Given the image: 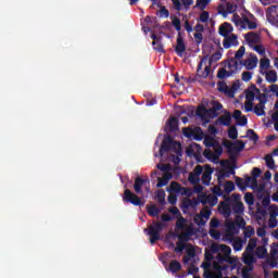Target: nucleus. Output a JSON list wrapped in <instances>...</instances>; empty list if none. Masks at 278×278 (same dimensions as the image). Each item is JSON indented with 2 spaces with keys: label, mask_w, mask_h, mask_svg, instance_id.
<instances>
[{
  "label": "nucleus",
  "mask_w": 278,
  "mask_h": 278,
  "mask_svg": "<svg viewBox=\"0 0 278 278\" xmlns=\"http://www.w3.org/2000/svg\"><path fill=\"white\" fill-rule=\"evenodd\" d=\"M223 144L227 149L228 153H230V155H238V153H240V151L244 150V142H242V141L231 142V141L225 139L223 141Z\"/></svg>",
  "instance_id": "13"
},
{
  "label": "nucleus",
  "mask_w": 278,
  "mask_h": 278,
  "mask_svg": "<svg viewBox=\"0 0 278 278\" xmlns=\"http://www.w3.org/2000/svg\"><path fill=\"white\" fill-rule=\"evenodd\" d=\"M233 31V26L229 23H224L219 26V34L220 36H224V38H227V36H231Z\"/></svg>",
  "instance_id": "24"
},
{
  "label": "nucleus",
  "mask_w": 278,
  "mask_h": 278,
  "mask_svg": "<svg viewBox=\"0 0 278 278\" xmlns=\"http://www.w3.org/2000/svg\"><path fill=\"white\" fill-rule=\"evenodd\" d=\"M167 126L169 127V131H175V129H177V118H169V121L167 122Z\"/></svg>",
  "instance_id": "45"
},
{
  "label": "nucleus",
  "mask_w": 278,
  "mask_h": 278,
  "mask_svg": "<svg viewBox=\"0 0 278 278\" xmlns=\"http://www.w3.org/2000/svg\"><path fill=\"white\" fill-rule=\"evenodd\" d=\"M200 214L202 215L205 223H207V220H210V216H212V211L210 208L205 207L201 211Z\"/></svg>",
  "instance_id": "47"
},
{
  "label": "nucleus",
  "mask_w": 278,
  "mask_h": 278,
  "mask_svg": "<svg viewBox=\"0 0 278 278\" xmlns=\"http://www.w3.org/2000/svg\"><path fill=\"white\" fill-rule=\"evenodd\" d=\"M231 199L233 201V212L235 214H243L244 213V204H242V201H240L241 197L240 194H232Z\"/></svg>",
  "instance_id": "18"
},
{
  "label": "nucleus",
  "mask_w": 278,
  "mask_h": 278,
  "mask_svg": "<svg viewBox=\"0 0 278 278\" xmlns=\"http://www.w3.org/2000/svg\"><path fill=\"white\" fill-rule=\"evenodd\" d=\"M266 166H268L271 170L275 169V160H273V155L268 154L265 156Z\"/></svg>",
  "instance_id": "46"
},
{
  "label": "nucleus",
  "mask_w": 278,
  "mask_h": 278,
  "mask_svg": "<svg viewBox=\"0 0 278 278\" xmlns=\"http://www.w3.org/2000/svg\"><path fill=\"white\" fill-rule=\"evenodd\" d=\"M269 216L271 218H277V216H278V207L276 205H271L269 207Z\"/></svg>",
  "instance_id": "54"
},
{
  "label": "nucleus",
  "mask_w": 278,
  "mask_h": 278,
  "mask_svg": "<svg viewBox=\"0 0 278 278\" xmlns=\"http://www.w3.org/2000/svg\"><path fill=\"white\" fill-rule=\"evenodd\" d=\"M260 66L264 73V71H268L270 68V60L263 58L261 59Z\"/></svg>",
  "instance_id": "41"
},
{
  "label": "nucleus",
  "mask_w": 278,
  "mask_h": 278,
  "mask_svg": "<svg viewBox=\"0 0 278 278\" xmlns=\"http://www.w3.org/2000/svg\"><path fill=\"white\" fill-rule=\"evenodd\" d=\"M211 249L214 253H218V260H219V263H216V262L213 263V269H214V265L217 264V266H220V270H223V262H229V264H232V268H236V266H238L239 264L238 257L230 256L231 248H229L228 245L213 243Z\"/></svg>",
  "instance_id": "3"
},
{
  "label": "nucleus",
  "mask_w": 278,
  "mask_h": 278,
  "mask_svg": "<svg viewBox=\"0 0 278 278\" xmlns=\"http://www.w3.org/2000/svg\"><path fill=\"white\" fill-rule=\"evenodd\" d=\"M223 45L224 49H231V47H238V36H236L235 34L228 35L227 37H225Z\"/></svg>",
  "instance_id": "19"
},
{
  "label": "nucleus",
  "mask_w": 278,
  "mask_h": 278,
  "mask_svg": "<svg viewBox=\"0 0 278 278\" xmlns=\"http://www.w3.org/2000/svg\"><path fill=\"white\" fill-rule=\"evenodd\" d=\"M244 18L238 15V13H235L231 17L232 23L236 25V27H239V29H244Z\"/></svg>",
  "instance_id": "30"
},
{
  "label": "nucleus",
  "mask_w": 278,
  "mask_h": 278,
  "mask_svg": "<svg viewBox=\"0 0 278 278\" xmlns=\"http://www.w3.org/2000/svg\"><path fill=\"white\" fill-rule=\"evenodd\" d=\"M213 173H214V170L212 169V167L210 165L204 166V170L202 174V182L204 184V186H210V181H212Z\"/></svg>",
  "instance_id": "22"
},
{
  "label": "nucleus",
  "mask_w": 278,
  "mask_h": 278,
  "mask_svg": "<svg viewBox=\"0 0 278 278\" xmlns=\"http://www.w3.org/2000/svg\"><path fill=\"white\" fill-rule=\"evenodd\" d=\"M268 92H274L278 97V86L277 85H270L268 88Z\"/></svg>",
  "instance_id": "64"
},
{
  "label": "nucleus",
  "mask_w": 278,
  "mask_h": 278,
  "mask_svg": "<svg viewBox=\"0 0 278 278\" xmlns=\"http://www.w3.org/2000/svg\"><path fill=\"white\" fill-rule=\"evenodd\" d=\"M148 214L150 216H157L160 214V211L156 208V206H149L148 207Z\"/></svg>",
  "instance_id": "55"
},
{
  "label": "nucleus",
  "mask_w": 278,
  "mask_h": 278,
  "mask_svg": "<svg viewBox=\"0 0 278 278\" xmlns=\"http://www.w3.org/2000/svg\"><path fill=\"white\" fill-rule=\"evenodd\" d=\"M168 149L174 150V153H176L174 164H179V157H181V143L173 141L170 137H166L162 142L159 155H164V151Z\"/></svg>",
  "instance_id": "5"
},
{
  "label": "nucleus",
  "mask_w": 278,
  "mask_h": 278,
  "mask_svg": "<svg viewBox=\"0 0 278 278\" xmlns=\"http://www.w3.org/2000/svg\"><path fill=\"white\" fill-rule=\"evenodd\" d=\"M156 199L160 203H164L165 199H166V192H164V190H159L156 192Z\"/></svg>",
  "instance_id": "52"
},
{
  "label": "nucleus",
  "mask_w": 278,
  "mask_h": 278,
  "mask_svg": "<svg viewBox=\"0 0 278 278\" xmlns=\"http://www.w3.org/2000/svg\"><path fill=\"white\" fill-rule=\"evenodd\" d=\"M252 48L254 49V51H256V53H258V55H266V49L264 48V46L256 43Z\"/></svg>",
  "instance_id": "48"
},
{
  "label": "nucleus",
  "mask_w": 278,
  "mask_h": 278,
  "mask_svg": "<svg viewBox=\"0 0 278 278\" xmlns=\"http://www.w3.org/2000/svg\"><path fill=\"white\" fill-rule=\"evenodd\" d=\"M170 273H179L181 270V264L177 261H172L169 264Z\"/></svg>",
  "instance_id": "37"
},
{
  "label": "nucleus",
  "mask_w": 278,
  "mask_h": 278,
  "mask_svg": "<svg viewBox=\"0 0 278 278\" xmlns=\"http://www.w3.org/2000/svg\"><path fill=\"white\" fill-rule=\"evenodd\" d=\"M124 201H126V203H131L132 205H143L142 199L132 193L129 189H126L124 192Z\"/></svg>",
  "instance_id": "17"
},
{
  "label": "nucleus",
  "mask_w": 278,
  "mask_h": 278,
  "mask_svg": "<svg viewBox=\"0 0 278 278\" xmlns=\"http://www.w3.org/2000/svg\"><path fill=\"white\" fill-rule=\"evenodd\" d=\"M228 137L231 138L232 140H236V138H238V129L231 126L228 130Z\"/></svg>",
  "instance_id": "51"
},
{
  "label": "nucleus",
  "mask_w": 278,
  "mask_h": 278,
  "mask_svg": "<svg viewBox=\"0 0 278 278\" xmlns=\"http://www.w3.org/2000/svg\"><path fill=\"white\" fill-rule=\"evenodd\" d=\"M266 21L270 25L278 26V5H271L267 8Z\"/></svg>",
  "instance_id": "14"
},
{
  "label": "nucleus",
  "mask_w": 278,
  "mask_h": 278,
  "mask_svg": "<svg viewBox=\"0 0 278 278\" xmlns=\"http://www.w3.org/2000/svg\"><path fill=\"white\" fill-rule=\"evenodd\" d=\"M247 101H253L255 99V93L252 90H248L245 93Z\"/></svg>",
  "instance_id": "63"
},
{
  "label": "nucleus",
  "mask_w": 278,
  "mask_h": 278,
  "mask_svg": "<svg viewBox=\"0 0 278 278\" xmlns=\"http://www.w3.org/2000/svg\"><path fill=\"white\" fill-rule=\"evenodd\" d=\"M235 224L239 227V229L247 227V222H244V218L240 215L236 217Z\"/></svg>",
  "instance_id": "42"
},
{
  "label": "nucleus",
  "mask_w": 278,
  "mask_h": 278,
  "mask_svg": "<svg viewBox=\"0 0 278 278\" xmlns=\"http://www.w3.org/2000/svg\"><path fill=\"white\" fill-rule=\"evenodd\" d=\"M211 66L212 60L210 59V56H204L198 65V77H202L203 79L210 77V73H212Z\"/></svg>",
  "instance_id": "11"
},
{
  "label": "nucleus",
  "mask_w": 278,
  "mask_h": 278,
  "mask_svg": "<svg viewBox=\"0 0 278 278\" xmlns=\"http://www.w3.org/2000/svg\"><path fill=\"white\" fill-rule=\"evenodd\" d=\"M244 110H245V112H251L253 110V101L252 100H245Z\"/></svg>",
  "instance_id": "60"
},
{
  "label": "nucleus",
  "mask_w": 278,
  "mask_h": 278,
  "mask_svg": "<svg viewBox=\"0 0 278 278\" xmlns=\"http://www.w3.org/2000/svg\"><path fill=\"white\" fill-rule=\"evenodd\" d=\"M253 233H255V229H253V227H251V226L245 227L243 230L244 238H251V236H253Z\"/></svg>",
  "instance_id": "49"
},
{
  "label": "nucleus",
  "mask_w": 278,
  "mask_h": 278,
  "mask_svg": "<svg viewBox=\"0 0 278 278\" xmlns=\"http://www.w3.org/2000/svg\"><path fill=\"white\" fill-rule=\"evenodd\" d=\"M186 51V43L184 42V38L179 34L177 37V45H176V52L178 55H184V52Z\"/></svg>",
  "instance_id": "29"
},
{
  "label": "nucleus",
  "mask_w": 278,
  "mask_h": 278,
  "mask_svg": "<svg viewBox=\"0 0 278 278\" xmlns=\"http://www.w3.org/2000/svg\"><path fill=\"white\" fill-rule=\"evenodd\" d=\"M241 70L242 63L236 59H230L225 65V68L219 71L218 77H230V75H235V73H238Z\"/></svg>",
  "instance_id": "9"
},
{
  "label": "nucleus",
  "mask_w": 278,
  "mask_h": 278,
  "mask_svg": "<svg viewBox=\"0 0 278 278\" xmlns=\"http://www.w3.org/2000/svg\"><path fill=\"white\" fill-rule=\"evenodd\" d=\"M230 123H231V114H229V113L222 115L216 121V125H230Z\"/></svg>",
  "instance_id": "34"
},
{
  "label": "nucleus",
  "mask_w": 278,
  "mask_h": 278,
  "mask_svg": "<svg viewBox=\"0 0 278 278\" xmlns=\"http://www.w3.org/2000/svg\"><path fill=\"white\" fill-rule=\"evenodd\" d=\"M245 51H247V49L244 48V46H241L235 54V60H237V62H238V60H242V58H244Z\"/></svg>",
  "instance_id": "44"
},
{
  "label": "nucleus",
  "mask_w": 278,
  "mask_h": 278,
  "mask_svg": "<svg viewBox=\"0 0 278 278\" xmlns=\"http://www.w3.org/2000/svg\"><path fill=\"white\" fill-rule=\"evenodd\" d=\"M203 173V166L198 165L194 170L189 174V181L190 184L197 185L200 181V175Z\"/></svg>",
  "instance_id": "20"
},
{
  "label": "nucleus",
  "mask_w": 278,
  "mask_h": 278,
  "mask_svg": "<svg viewBox=\"0 0 278 278\" xmlns=\"http://www.w3.org/2000/svg\"><path fill=\"white\" fill-rule=\"evenodd\" d=\"M217 90H219V92H224V94H227V97L233 98V94H235L233 88H230L225 83H219L217 85Z\"/></svg>",
  "instance_id": "25"
},
{
  "label": "nucleus",
  "mask_w": 278,
  "mask_h": 278,
  "mask_svg": "<svg viewBox=\"0 0 278 278\" xmlns=\"http://www.w3.org/2000/svg\"><path fill=\"white\" fill-rule=\"evenodd\" d=\"M244 38L250 47H255L260 42V35L253 31L248 33Z\"/></svg>",
  "instance_id": "23"
},
{
  "label": "nucleus",
  "mask_w": 278,
  "mask_h": 278,
  "mask_svg": "<svg viewBox=\"0 0 278 278\" xmlns=\"http://www.w3.org/2000/svg\"><path fill=\"white\" fill-rule=\"evenodd\" d=\"M203 203H207L212 207L218 203V198L214 194H208L204 197V200H202Z\"/></svg>",
  "instance_id": "33"
},
{
  "label": "nucleus",
  "mask_w": 278,
  "mask_h": 278,
  "mask_svg": "<svg viewBox=\"0 0 278 278\" xmlns=\"http://www.w3.org/2000/svg\"><path fill=\"white\" fill-rule=\"evenodd\" d=\"M222 186L224 187V190L227 193L233 192V190H236V185H233V182H231V181H227L226 184H224Z\"/></svg>",
  "instance_id": "43"
},
{
  "label": "nucleus",
  "mask_w": 278,
  "mask_h": 278,
  "mask_svg": "<svg viewBox=\"0 0 278 278\" xmlns=\"http://www.w3.org/2000/svg\"><path fill=\"white\" fill-rule=\"evenodd\" d=\"M218 212H219V214H223V216L228 218V216H230V214H231V206H229L228 202H220V204L218 206Z\"/></svg>",
  "instance_id": "27"
},
{
  "label": "nucleus",
  "mask_w": 278,
  "mask_h": 278,
  "mask_svg": "<svg viewBox=\"0 0 278 278\" xmlns=\"http://www.w3.org/2000/svg\"><path fill=\"white\" fill-rule=\"evenodd\" d=\"M244 201H245V203H248V205H253V203H254L253 194L252 193H245Z\"/></svg>",
  "instance_id": "59"
},
{
  "label": "nucleus",
  "mask_w": 278,
  "mask_h": 278,
  "mask_svg": "<svg viewBox=\"0 0 278 278\" xmlns=\"http://www.w3.org/2000/svg\"><path fill=\"white\" fill-rule=\"evenodd\" d=\"M257 56L250 55L243 61L242 66H244L248 71H253V68L257 67Z\"/></svg>",
  "instance_id": "21"
},
{
  "label": "nucleus",
  "mask_w": 278,
  "mask_h": 278,
  "mask_svg": "<svg viewBox=\"0 0 278 278\" xmlns=\"http://www.w3.org/2000/svg\"><path fill=\"white\" fill-rule=\"evenodd\" d=\"M254 255L258 257V260H266V257H268V250L265 245H258L254 251Z\"/></svg>",
  "instance_id": "26"
},
{
  "label": "nucleus",
  "mask_w": 278,
  "mask_h": 278,
  "mask_svg": "<svg viewBox=\"0 0 278 278\" xmlns=\"http://www.w3.org/2000/svg\"><path fill=\"white\" fill-rule=\"evenodd\" d=\"M245 184L248 188H252V190H258V199H263V205H268L270 203V195L264 191V186L257 187V178L248 177L245 178Z\"/></svg>",
  "instance_id": "8"
},
{
  "label": "nucleus",
  "mask_w": 278,
  "mask_h": 278,
  "mask_svg": "<svg viewBox=\"0 0 278 278\" xmlns=\"http://www.w3.org/2000/svg\"><path fill=\"white\" fill-rule=\"evenodd\" d=\"M262 73L265 76L266 81H268L269 84H275V81H277V72H275L274 70H266Z\"/></svg>",
  "instance_id": "28"
},
{
  "label": "nucleus",
  "mask_w": 278,
  "mask_h": 278,
  "mask_svg": "<svg viewBox=\"0 0 278 278\" xmlns=\"http://www.w3.org/2000/svg\"><path fill=\"white\" fill-rule=\"evenodd\" d=\"M194 223H197V225H205V219L201 213L194 216Z\"/></svg>",
  "instance_id": "57"
},
{
  "label": "nucleus",
  "mask_w": 278,
  "mask_h": 278,
  "mask_svg": "<svg viewBox=\"0 0 278 278\" xmlns=\"http://www.w3.org/2000/svg\"><path fill=\"white\" fill-rule=\"evenodd\" d=\"M177 227V236H179V241L176 244L175 252L176 253H184V249H186L187 255L184 257V263L188 264L194 255H197V250L190 243H186L184 238L186 236H190L192 233V226H188V222L184 217H179L176 222Z\"/></svg>",
  "instance_id": "2"
},
{
  "label": "nucleus",
  "mask_w": 278,
  "mask_h": 278,
  "mask_svg": "<svg viewBox=\"0 0 278 278\" xmlns=\"http://www.w3.org/2000/svg\"><path fill=\"white\" fill-rule=\"evenodd\" d=\"M236 184H237L238 188H240V190L247 189V178L245 179L237 178Z\"/></svg>",
  "instance_id": "50"
},
{
  "label": "nucleus",
  "mask_w": 278,
  "mask_h": 278,
  "mask_svg": "<svg viewBox=\"0 0 278 278\" xmlns=\"http://www.w3.org/2000/svg\"><path fill=\"white\" fill-rule=\"evenodd\" d=\"M172 23L175 29H177V31L181 30V21H179L177 17L174 16L172 17Z\"/></svg>",
  "instance_id": "53"
},
{
  "label": "nucleus",
  "mask_w": 278,
  "mask_h": 278,
  "mask_svg": "<svg viewBox=\"0 0 278 278\" xmlns=\"http://www.w3.org/2000/svg\"><path fill=\"white\" fill-rule=\"evenodd\" d=\"M156 168L163 173L162 177H157L156 184L157 188H162L166 186L170 179H173V174L170 173V170H173V166H170V164H157Z\"/></svg>",
  "instance_id": "10"
},
{
  "label": "nucleus",
  "mask_w": 278,
  "mask_h": 278,
  "mask_svg": "<svg viewBox=\"0 0 278 278\" xmlns=\"http://www.w3.org/2000/svg\"><path fill=\"white\" fill-rule=\"evenodd\" d=\"M226 227V235L224 237V240H233V236L238 232V229L236 228V223L231 219H227L225 222Z\"/></svg>",
  "instance_id": "16"
},
{
  "label": "nucleus",
  "mask_w": 278,
  "mask_h": 278,
  "mask_svg": "<svg viewBox=\"0 0 278 278\" xmlns=\"http://www.w3.org/2000/svg\"><path fill=\"white\" fill-rule=\"evenodd\" d=\"M232 247L235 249V251H242V247H243V241L240 238H235L232 240Z\"/></svg>",
  "instance_id": "38"
},
{
  "label": "nucleus",
  "mask_w": 278,
  "mask_h": 278,
  "mask_svg": "<svg viewBox=\"0 0 278 278\" xmlns=\"http://www.w3.org/2000/svg\"><path fill=\"white\" fill-rule=\"evenodd\" d=\"M252 78H253V73H251V72H243L242 73V80L243 81H251Z\"/></svg>",
  "instance_id": "58"
},
{
  "label": "nucleus",
  "mask_w": 278,
  "mask_h": 278,
  "mask_svg": "<svg viewBox=\"0 0 278 278\" xmlns=\"http://www.w3.org/2000/svg\"><path fill=\"white\" fill-rule=\"evenodd\" d=\"M264 102H260L255 108H254V113L257 115V116H264L265 114V111H264Z\"/></svg>",
  "instance_id": "39"
},
{
  "label": "nucleus",
  "mask_w": 278,
  "mask_h": 278,
  "mask_svg": "<svg viewBox=\"0 0 278 278\" xmlns=\"http://www.w3.org/2000/svg\"><path fill=\"white\" fill-rule=\"evenodd\" d=\"M182 134L186 136V138L193 140H203L204 138L205 147H212L214 150H204V156L206 160H210V162L218 164V160L220 159V155H223V146H220V141H218V139L215 137L216 134H218L216 126H208V135H204L201 127L184 128Z\"/></svg>",
  "instance_id": "1"
},
{
  "label": "nucleus",
  "mask_w": 278,
  "mask_h": 278,
  "mask_svg": "<svg viewBox=\"0 0 278 278\" xmlns=\"http://www.w3.org/2000/svg\"><path fill=\"white\" fill-rule=\"evenodd\" d=\"M182 190L184 189H181V186H179V184H177V182H172L169 188H168V192L174 193V194H177V193L182 194L184 193Z\"/></svg>",
  "instance_id": "35"
},
{
  "label": "nucleus",
  "mask_w": 278,
  "mask_h": 278,
  "mask_svg": "<svg viewBox=\"0 0 278 278\" xmlns=\"http://www.w3.org/2000/svg\"><path fill=\"white\" fill-rule=\"evenodd\" d=\"M247 137L250 138V140H253L254 142L255 140H257V135L255 134V131L251 129L247 131Z\"/></svg>",
  "instance_id": "61"
},
{
  "label": "nucleus",
  "mask_w": 278,
  "mask_h": 278,
  "mask_svg": "<svg viewBox=\"0 0 278 278\" xmlns=\"http://www.w3.org/2000/svg\"><path fill=\"white\" fill-rule=\"evenodd\" d=\"M211 2L212 0H197L195 5L199 8V10H205Z\"/></svg>",
  "instance_id": "40"
},
{
  "label": "nucleus",
  "mask_w": 278,
  "mask_h": 278,
  "mask_svg": "<svg viewBox=\"0 0 278 278\" xmlns=\"http://www.w3.org/2000/svg\"><path fill=\"white\" fill-rule=\"evenodd\" d=\"M220 166L223 168L217 174L218 186L212 189L215 197H223V189H220V186H223V179L229 177V174L225 173V169L229 168V170H231V163L229 161H222Z\"/></svg>",
  "instance_id": "7"
},
{
  "label": "nucleus",
  "mask_w": 278,
  "mask_h": 278,
  "mask_svg": "<svg viewBox=\"0 0 278 278\" xmlns=\"http://www.w3.org/2000/svg\"><path fill=\"white\" fill-rule=\"evenodd\" d=\"M134 189L135 192H137V194H141V197H147L144 195V192H142V189L146 190V192H149V180H144L142 178H137L135 180V185H134Z\"/></svg>",
  "instance_id": "15"
},
{
  "label": "nucleus",
  "mask_w": 278,
  "mask_h": 278,
  "mask_svg": "<svg viewBox=\"0 0 278 278\" xmlns=\"http://www.w3.org/2000/svg\"><path fill=\"white\" fill-rule=\"evenodd\" d=\"M256 29L257 28V23L254 21H250L247 17L243 18V29Z\"/></svg>",
  "instance_id": "36"
},
{
  "label": "nucleus",
  "mask_w": 278,
  "mask_h": 278,
  "mask_svg": "<svg viewBox=\"0 0 278 278\" xmlns=\"http://www.w3.org/2000/svg\"><path fill=\"white\" fill-rule=\"evenodd\" d=\"M237 125H240L241 127H244V125H247L248 121H247V116H241L236 121Z\"/></svg>",
  "instance_id": "62"
},
{
  "label": "nucleus",
  "mask_w": 278,
  "mask_h": 278,
  "mask_svg": "<svg viewBox=\"0 0 278 278\" xmlns=\"http://www.w3.org/2000/svg\"><path fill=\"white\" fill-rule=\"evenodd\" d=\"M152 39H153V47L155 49V51L162 52L164 51V46L162 45V39L155 35H152Z\"/></svg>",
  "instance_id": "32"
},
{
  "label": "nucleus",
  "mask_w": 278,
  "mask_h": 278,
  "mask_svg": "<svg viewBox=\"0 0 278 278\" xmlns=\"http://www.w3.org/2000/svg\"><path fill=\"white\" fill-rule=\"evenodd\" d=\"M223 110V105L218 102H214L213 108L207 111L205 106H199L197 110V116L201 117L204 123H210L211 118L218 116V111Z\"/></svg>",
  "instance_id": "6"
},
{
  "label": "nucleus",
  "mask_w": 278,
  "mask_h": 278,
  "mask_svg": "<svg viewBox=\"0 0 278 278\" xmlns=\"http://www.w3.org/2000/svg\"><path fill=\"white\" fill-rule=\"evenodd\" d=\"M257 247V239L252 238L249 240V243L243 252L242 260L243 264H247L248 267L242 268V277L251 278V270H253V264H255V256L253 255V251Z\"/></svg>",
  "instance_id": "4"
},
{
  "label": "nucleus",
  "mask_w": 278,
  "mask_h": 278,
  "mask_svg": "<svg viewBox=\"0 0 278 278\" xmlns=\"http://www.w3.org/2000/svg\"><path fill=\"white\" fill-rule=\"evenodd\" d=\"M164 229V224L162 223H153L148 229H144L146 232H148V236H150V242L151 244H155L157 240H160V232Z\"/></svg>",
  "instance_id": "12"
},
{
  "label": "nucleus",
  "mask_w": 278,
  "mask_h": 278,
  "mask_svg": "<svg viewBox=\"0 0 278 278\" xmlns=\"http://www.w3.org/2000/svg\"><path fill=\"white\" fill-rule=\"evenodd\" d=\"M200 23H204V25H214L212 18H210V12L202 11L200 14Z\"/></svg>",
  "instance_id": "31"
},
{
  "label": "nucleus",
  "mask_w": 278,
  "mask_h": 278,
  "mask_svg": "<svg viewBox=\"0 0 278 278\" xmlns=\"http://www.w3.org/2000/svg\"><path fill=\"white\" fill-rule=\"evenodd\" d=\"M210 236L214 238V240H220V232L216 230V228H211L210 229Z\"/></svg>",
  "instance_id": "56"
}]
</instances>
